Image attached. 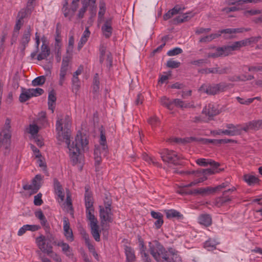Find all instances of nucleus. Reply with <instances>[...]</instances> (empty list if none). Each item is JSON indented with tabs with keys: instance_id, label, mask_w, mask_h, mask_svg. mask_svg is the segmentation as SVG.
<instances>
[{
	"instance_id": "obj_2",
	"label": "nucleus",
	"mask_w": 262,
	"mask_h": 262,
	"mask_svg": "<svg viewBox=\"0 0 262 262\" xmlns=\"http://www.w3.org/2000/svg\"><path fill=\"white\" fill-rule=\"evenodd\" d=\"M149 247L150 254L157 262H182L177 251L172 248L166 250L157 241L149 242Z\"/></svg>"
},
{
	"instance_id": "obj_38",
	"label": "nucleus",
	"mask_w": 262,
	"mask_h": 262,
	"mask_svg": "<svg viewBox=\"0 0 262 262\" xmlns=\"http://www.w3.org/2000/svg\"><path fill=\"white\" fill-rule=\"evenodd\" d=\"M32 11L29 10L28 8H24L21 9L18 13L17 18H19L23 20V19L26 17L30 16Z\"/></svg>"
},
{
	"instance_id": "obj_52",
	"label": "nucleus",
	"mask_w": 262,
	"mask_h": 262,
	"mask_svg": "<svg viewBox=\"0 0 262 262\" xmlns=\"http://www.w3.org/2000/svg\"><path fill=\"white\" fill-rule=\"evenodd\" d=\"M29 92L32 93L33 97H36L41 95L44 92L41 88L29 89Z\"/></svg>"
},
{
	"instance_id": "obj_24",
	"label": "nucleus",
	"mask_w": 262,
	"mask_h": 262,
	"mask_svg": "<svg viewBox=\"0 0 262 262\" xmlns=\"http://www.w3.org/2000/svg\"><path fill=\"white\" fill-rule=\"evenodd\" d=\"M194 16L192 12L184 13L182 15H180L173 19L174 24H179L187 21Z\"/></svg>"
},
{
	"instance_id": "obj_27",
	"label": "nucleus",
	"mask_w": 262,
	"mask_h": 262,
	"mask_svg": "<svg viewBox=\"0 0 262 262\" xmlns=\"http://www.w3.org/2000/svg\"><path fill=\"white\" fill-rule=\"evenodd\" d=\"M42 177L40 174H37L33 179L32 184L31 185L33 187V193H36L39 189L41 186L40 181Z\"/></svg>"
},
{
	"instance_id": "obj_1",
	"label": "nucleus",
	"mask_w": 262,
	"mask_h": 262,
	"mask_svg": "<svg viewBox=\"0 0 262 262\" xmlns=\"http://www.w3.org/2000/svg\"><path fill=\"white\" fill-rule=\"evenodd\" d=\"M71 120L69 116L64 119L58 118L56 124V129L57 132V138L58 141L66 142L69 150V155L73 165L82 163L83 156L81 149L88 150V140L85 136L78 133L75 137V140L70 143L71 137Z\"/></svg>"
},
{
	"instance_id": "obj_55",
	"label": "nucleus",
	"mask_w": 262,
	"mask_h": 262,
	"mask_svg": "<svg viewBox=\"0 0 262 262\" xmlns=\"http://www.w3.org/2000/svg\"><path fill=\"white\" fill-rule=\"evenodd\" d=\"M38 123H41L43 126H46L47 124V120L46 117V113L42 112L39 115L38 119Z\"/></svg>"
},
{
	"instance_id": "obj_3",
	"label": "nucleus",
	"mask_w": 262,
	"mask_h": 262,
	"mask_svg": "<svg viewBox=\"0 0 262 262\" xmlns=\"http://www.w3.org/2000/svg\"><path fill=\"white\" fill-rule=\"evenodd\" d=\"M112 204L111 199L108 196H106L104 200V206H99V216L101 225L102 226L107 223L113 222V213L111 208Z\"/></svg>"
},
{
	"instance_id": "obj_41",
	"label": "nucleus",
	"mask_w": 262,
	"mask_h": 262,
	"mask_svg": "<svg viewBox=\"0 0 262 262\" xmlns=\"http://www.w3.org/2000/svg\"><path fill=\"white\" fill-rule=\"evenodd\" d=\"M199 194L202 196H206L209 194L214 193L213 187H207L205 188H200Z\"/></svg>"
},
{
	"instance_id": "obj_36",
	"label": "nucleus",
	"mask_w": 262,
	"mask_h": 262,
	"mask_svg": "<svg viewBox=\"0 0 262 262\" xmlns=\"http://www.w3.org/2000/svg\"><path fill=\"white\" fill-rule=\"evenodd\" d=\"M226 55L228 56L231 53L232 51L239 50V48L237 41L233 42L232 45L224 46Z\"/></svg>"
},
{
	"instance_id": "obj_13",
	"label": "nucleus",
	"mask_w": 262,
	"mask_h": 262,
	"mask_svg": "<svg viewBox=\"0 0 262 262\" xmlns=\"http://www.w3.org/2000/svg\"><path fill=\"white\" fill-rule=\"evenodd\" d=\"M206 74L213 73L219 74H227L230 73L231 68L230 67L220 68L216 66L214 68H207L202 70Z\"/></svg>"
},
{
	"instance_id": "obj_25",
	"label": "nucleus",
	"mask_w": 262,
	"mask_h": 262,
	"mask_svg": "<svg viewBox=\"0 0 262 262\" xmlns=\"http://www.w3.org/2000/svg\"><path fill=\"white\" fill-rule=\"evenodd\" d=\"M164 212L165 213L166 217L168 219L174 217L181 219L183 217V215L181 214L180 212L174 209L165 210Z\"/></svg>"
},
{
	"instance_id": "obj_14",
	"label": "nucleus",
	"mask_w": 262,
	"mask_h": 262,
	"mask_svg": "<svg viewBox=\"0 0 262 262\" xmlns=\"http://www.w3.org/2000/svg\"><path fill=\"white\" fill-rule=\"evenodd\" d=\"M79 7V3L75 2V1H72L70 8L69 9L68 7H66L65 10H64V16L66 17H68L70 20H71L72 18L74 15L75 12L77 11L78 8Z\"/></svg>"
},
{
	"instance_id": "obj_33",
	"label": "nucleus",
	"mask_w": 262,
	"mask_h": 262,
	"mask_svg": "<svg viewBox=\"0 0 262 262\" xmlns=\"http://www.w3.org/2000/svg\"><path fill=\"white\" fill-rule=\"evenodd\" d=\"M161 104L170 110L173 109L172 100L170 99L166 96H163L160 99Z\"/></svg>"
},
{
	"instance_id": "obj_64",
	"label": "nucleus",
	"mask_w": 262,
	"mask_h": 262,
	"mask_svg": "<svg viewBox=\"0 0 262 262\" xmlns=\"http://www.w3.org/2000/svg\"><path fill=\"white\" fill-rule=\"evenodd\" d=\"M207 63V61L206 59H201L191 61L190 63L194 66H196L198 67L202 66L203 64H204Z\"/></svg>"
},
{
	"instance_id": "obj_15",
	"label": "nucleus",
	"mask_w": 262,
	"mask_h": 262,
	"mask_svg": "<svg viewBox=\"0 0 262 262\" xmlns=\"http://www.w3.org/2000/svg\"><path fill=\"white\" fill-rule=\"evenodd\" d=\"M31 36V28L29 27L24 32L23 35L21 37L20 44H21V51L24 52L26 47L28 45L30 40Z\"/></svg>"
},
{
	"instance_id": "obj_48",
	"label": "nucleus",
	"mask_w": 262,
	"mask_h": 262,
	"mask_svg": "<svg viewBox=\"0 0 262 262\" xmlns=\"http://www.w3.org/2000/svg\"><path fill=\"white\" fill-rule=\"evenodd\" d=\"M262 13V10H250L244 12V15L248 17L249 16L255 15Z\"/></svg>"
},
{
	"instance_id": "obj_63",
	"label": "nucleus",
	"mask_w": 262,
	"mask_h": 262,
	"mask_svg": "<svg viewBox=\"0 0 262 262\" xmlns=\"http://www.w3.org/2000/svg\"><path fill=\"white\" fill-rule=\"evenodd\" d=\"M260 36H257L255 37H251L250 38H247L248 45H250L252 43H257L260 39H261Z\"/></svg>"
},
{
	"instance_id": "obj_54",
	"label": "nucleus",
	"mask_w": 262,
	"mask_h": 262,
	"mask_svg": "<svg viewBox=\"0 0 262 262\" xmlns=\"http://www.w3.org/2000/svg\"><path fill=\"white\" fill-rule=\"evenodd\" d=\"M89 7H90V11L91 13V18L95 16L96 14V9H97L96 3H93L92 1H90V5H89Z\"/></svg>"
},
{
	"instance_id": "obj_17",
	"label": "nucleus",
	"mask_w": 262,
	"mask_h": 262,
	"mask_svg": "<svg viewBox=\"0 0 262 262\" xmlns=\"http://www.w3.org/2000/svg\"><path fill=\"white\" fill-rule=\"evenodd\" d=\"M112 19L111 18L107 19L101 28L103 35L106 38H109L112 34L113 28L112 27Z\"/></svg>"
},
{
	"instance_id": "obj_58",
	"label": "nucleus",
	"mask_w": 262,
	"mask_h": 262,
	"mask_svg": "<svg viewBox=\"0 0 262 262\" xmlns=\"http://www.w3.org/2000/svg\"><path fill=\"white\" fill-rule=\"evenodd\" d=\"M42 194L41 193H38L34 196V204L36 206H40L42 203L43 201L41 199Z\"/></svg>"
},
{
	"instance_id": "obj_57",
	"label": "nucleus",
	"mask_w": 262,
	"mask_h": 262,
	"mask_svg": "<svg viewBox=\"0 0 262 262\" xmlns=\"http://www.w3.org/2000/svg\"><path fill=\"white\" fill-rule=\"evenodd\" d=\"M183 51L181 48L177 47L173 49L172 50H169L167 52V55L170 56H174L181 53Z\"/></svg>"
},
{
	"instance_id": "obj_12",
	"label": "nucleus",
	"mask_w": 262,
	"mask_h": 262,
	"mask_svg": "<svg viewBox=\"0 0 262 262\" xmlns=\"http://www.w3.org/2000/svg\"><path fill=\"white\" fill-rule=\"evenodd\" d=\"M54 189L55 194L58 196V202H62L64 199V192L62 185L56 178L54 179Z\"/></svg>"
},
{
	"instance_id": "obj_4",
	"label": "nucleus",
	"mask_w": 262,
	"mask_h": 262,
	"mask_svg": "<svg viewBox=\"0 0 262 262\" xmlns=\"http://www.w3.org/2000/svg\"><path fill=\"white\" fill-rule=\"evenodd\" d=\"M90 186L86 185L85 186L84 201L86 208V216H94V200L92 193L89 191Z\"/></svg>"
},
{
	"instance_id": "obj_19",
	"label": "nucleus",
	"mask_w": 262,
	"mask_h": 262,
	"mask_svg": "<svg viewBox=\"0 0 262 262\" xmlns=\"http://www.w3.org/2000/svg\"><path fill=\"white\" fill-rule=\"evenodd\" d=\"M196 163L201 166H207L210 165L213 168H216L220 165V163L216 162L212 160L206 159L204 158L199 159L196 160Z\"/></svg>"
},
{
	"instance_id": "obj_29",
	"label": "nucleus",
	"mask_w": 262,
	"mask_h": 262,
	"mask_svg": "<svg viewBox=\"0 0 262 262\" xmlns=\"http://www.w3.org/2000/svg\"><path fill=\"white\" fill-rule=\"evenodd\" d=\"M100 146L102 148V149L103 150V152H104V154H106L107 153V146L106 144V137L104 133L103 132L102 129V126L100 128Z\"/></svg>"
},
{
	"instance_id": "obj_32",
	"label": "nucleus",
	"mask_w": 262,
	"mask_h": 262,
	"mask_svg": "<svg viewBox=\"0 0 262 262\" xmlns=\"http://www.w3.org/2000/svg\"><path fill=\"white\" fill-rule=\"evenodd\" d=\"M22 92L20 94L19 100L21 102H25L33 97L32 93L29 92V89L26 90L22 88Z\"/></svg>"
},
{
	"instance_id": "obj_23",
	"label": "nucleus",
	"mask_w": 262,
	"mask_h": 262,
	"mask_svg": "<svg viewBox=\"0 0 262 262\" xmlns=\"http://www.w3.org/2000/svg\"><path fill=\"white\" fill-rule=\"evenodd\" d=\"M35 215L40 220L41 225L45 228V230L47 231L49 228V226L47 223V220H46L42 211L41 210L36 211L35 212Z\"/></svg>"
},
{
	"instance_id": "obj_49",
	"label": "nucleus",
	"mask_w": 262,
	"mask_h": 262,
	"mask_svg": "<svg viewBox=\"0 0 262 262\" xmlns=\"http://www.w3.org/2000/svg\"><path fill=\"white\" fill-rule=\"evenodd\" d=\"M51 258H52L56 262H61L62 259L59 254L54 252L53 250L47 254Z\"/></svg>"
},
{
	"instance_id": "obj_47",
	"label": "nucleus",
	"mask_w": 262,
	"mask_h": 262,
	"mask_svg": "<svg viewBox=\"0 0 262 262\" xmlns=\"http://www.w3.org/2000/svg\"><path fill=\"white\" fill-rule=\"evenodd\" d=\"M79 80L78 76H73L72 78V88L73 90H75L76 92H77L79 90L80 88V85L79 84Z\"/></svg>"
},
{
	"instance_id": "obj_53",
	"label": "nucleus",
	"mask_w": 262,
	"mask_h": 262,
	"mask_svg": "<svg viewBox=\"0 0 262 262\" xmlns=\"http://www.w3.org/2000/svg\"><path fill=\"white\" fill-rule=\"evenodd\" d=\"M185 9L184 7H182L180 5H176L172 9L170 10L171 12L172 13V15H176L177 14L180 13L181 11Z\"/></svg>"
},
{
	"instance_id": "obj_42",
	"label": "nucleus",
	"mask_w": 262,
	"mask_h": 262,
	"mask_svg": "<svg viewBox=\"0 0 262 262\" xmlns=\"http://www.w3.org/2000/svg\"><path fill=\"white\" fill-rule=\"evenodd\" d=\"M46 81V78L43 76L37 77L32 81V85L34 86L37 85H42Z\"/></svg>"
},
{
	"instance_id": "obj_8",
	"label": "nucleus",
	"mask_w": 262,
	"mask_h": 262,
	"mask_svg": "<svg viewBox=\"0 0 262 262\" xmlns=\"http://www.w3.org/2000/svg\"><path fill=\"white\" fill-rule=\"evenodd\" d=\"M36 243L38 248L44 253L48 254L53 250V247L51 243L46 242L45 236L41 235L36 238Z\"/></svg>"
},
{
	"instance_id": "obj_5",
	"label": "nucleus",
	"mask_w": 262,
	"mask_h": 262,
	"mask_svg": "<svg viewBox=\"0 0 262 262\" xmlns=\"http://www.w3.org/2000/svg\"><path fill=\"white\" fill-rule=\"evenodd\" d=\"M160 155L163 162L173 165L179 164V161L181 157L176 151L165 149L160 152Z\"/></svg>"
},
{
	"instance_id": "obj_51",
	"label": "nucleus",
	"mask_w": 262,
	"mask_h": 262,
	"mask_svg": "<svg viewBox=\"0 0 262 262\" xmlns=\"http://www.w3.org/2000/svg\"><path fill=\"white\" fill-rule=\"evenodd\" d=\"M186 185H181L179 187L176 192L182 195H189V190L187 189Z\"/></svg>"
},
{
	"instance_id": "obj_6",
	"label": "nucleus",
	"mask_w": 262,
	"mask_h": 262,
	"mask_svg": "<svg viewBox=\"0 0 262 262\" xmlns=\"http://www.w3.org/2000/svg\"><path fill=\"white\" fill-rule=\"evenodd\" d=\"M86 219L89 221V226L91 228V233L97 242H99L100 240L99 227L98 225V220L94 216L87 217Z\"/></svg>"
},
{
	"instance_id": "obj_60",
	"label": "nucleus",
	"mask_w": 262,
	"mask_h": 262,
	"mask_svg": "<svg viewBox=\"0 0 262 262\" xmlns=\"http://www.w3.org/2000/svg\"><path fill=\"white\" fill-rule=\"evenodd\" d=\"M204 247L205 248H208V250H210L211 249H213V248H215V242L211 241V240H208L206 241L204 243Z\"/></svg>"
},
{
	"instance_id": "obj_50",
	"label": "nucleus",
	"mask_w": 262,
	"mask_h": 262,
	"mask_svg": "<svg viewBox=\"0 0 262 262\" xmlns=\"http://www.w3.org/2000/svg\"><path fill=\"white\" fill-rule=\"evenodd\" d=\"M98 74H96L93 79V91L97 93L99 90V81L97 77Z\"/></svg>"
},
{
	"instance_id": "obj_26",
	"label": "nucleus",
	"mask_w": 262,
	"mask_h": 262,
	"mask_svg": "<svg viewBox=\"0 0 262 262\" xmlns=\"http://www.w3.org/2000/svg\"><path fill=\"white\" fill-rule=\"evenodd\" d=\"M56 100V93L54 90H52L49 93L48 96V107L49 110L52 111V112H54L53 105L55 103Z\"/></svg>"
},
{
	"instance_id": "obj_59",
	"label": "nucleus",
	"mask_w": 262,
	"mask_h": 262,
	"mask_svg": "<svg viewBox=\"0 0 262 262\" xmlns=\"http://www.w3.org/2000/svg\"><path fill=\"white\" fill-rule=\"evenodd\" d=\"M226 127L230 130L234 131V136L240 134V130L237 129V126H235L233 124H227L226 125Z\"/></svg>"
},
{
	"instance_id": "obj_30",
	"label": "nucleus",
	"mask_w": 262,
	"mask_h": 262,
	"mask_svg": "<svg viewBox=\"0 0 262 262\" xmlns=\"http://www.w3.org/2000/svg\"><path fill=\"white\" fill-rule=\"evenodd\" d=\"M199 222L201 224L208 227L211 224L212 219L209 214H202L199 216Z\"/></svg>"
},
{
	"instance_id": "obj_7",
	"label": "nucleus",
	"mask_w": 262,
	"mask_h": 262,
	"mask_svg": "<svg viewBox=\"0 0 262 262\" xmlns=\"http://www.w3.org/2000/svg\"><path fill=\"white\" fill-rule=\"evenodd\" d=\"M100 57L99 61L102 64L104 60L107 62V67L110 69L112 66L113 57L111 53L106 50V47L104 45H101L99 48Z\"/></svg>"
},
{
	"instance_id": "obj_37",
	"label": "nucleus",
	"mask_w": 262,
	"mask_h": 262,
	"mask_svg": "<svg viewBox=\"0 0 262 262\" xmlns=\"http://www.w3.org/2000/svg\"><path fill=\"white\" fill-rule=\"evenodd\" d=\"M217 90L219 94L221 92H224L229 89L230 87L232 88L233 86V84L227 83L225 82H221L219 83H217Z\"/></svg>"
},
{
	"instance_id": "obj_18",
	"label": "nucleus",
	"mask_w": 262,
	"mask_h": 262,
	"mask_svg": "<svg viewBox=\"0 0 262 262\" xmlns=\"http://www.w3.org/2000/svg\"><path fill=\"white\" fill-rule=\"evenodd\" d=\"M202 113L209 117H211L218 115L220 112L214 105L209 104L208 106H206L203 108Z\"/></svg>"
},
{
	"instance_id": "obj_61",
	"label": "nucleus",
	"mask_w": 262,
	"mask_h": 262,
	"mask_svg": "<svg viewBox=\"0 0 262 262\" xmlns=\"http://www.w3.org/2000/svg\"><path fill=\"white\" fill-rule=\"evenodd\" d=\"M166 65L169 68H177L180 66V62L172 60H169L167 62Z\"/></svg>"
},
{
	"instance_id": "obj_20",
	"label": "nucleus",
	"mask_w": 262,
	"mask_h": 262,
	"mask_svg": "<svg viewBox=\"0 0 262 262\" xmlns=\"http://www.w3.org/2000/svg\"><path fill=\"white\" fill-rule=\"evenodd\" d=\"M90 1H92L93 3H95L96 0H82L81 3L82 6L80 9L77 14V16L78 19H81L84 17V13L87 10V8L90 5Z\"/></svg>"
},
{
	"instance_id": "obj_21",
	"label": "nucleus",
	"mask_w": 262,
	"mask_h": 262,
	"mask_svg": "<svg viewBox=\"0 0 262 262\" xmlns=\"http://www.w3.org/2000/svg\"><path fill=\"white\" fill-rule=\"evenodd\" d=\"M150 214L151 216L157 220L154 223L156 228L159 229L163 224V215L160 212L154 211H151Z\"/></svg>"
},
{
	"instance_id": "obj_40",
	"label": "nucleus",
	"mask_w": 262,
	"mask_h": 262,
	"mask_svg": "<svg viewBox=\"0 0 262 262\" xmlns=\"http://www.w3.org/2000/svg\"><path fill=\"white\" fill-rule=\"evenodd\" d=\"M142 158L144 161L149 164L151 163L155 166H160V164L158 162H157L154 158L149 156L146 153H144L142 155Z\"/></svg>"
},
{
	"instance_id": "obj_16",
	"label": "nucleus",
	"mask_w": 262,
	"mask_h": 262,
	"mask_svg": "<svg viewBox=\"0 0 262 262\" xmlns=\"http://www.w3.org/2000/svg\"><path fill=\"white\" fill-rule=\"evenodd\" d=\"M58 247H61L62 249V252L67 257L71 258L74 256L72 249L70 247L68 244L64 242L63 241H59L56 244Z\"/></svg>"
},
{
	"instance_id": "obj_62",
	"label": "nucleus",
	"mask_w": 262,
	"mask_h": 262,
	"mask_svg": "<svg viewBox=\"0 0 262 262\" xmlns=\"http://www.w3.org/2000/svg\"><path fill=\"white\" fill-rule=\"evenodd\" d=\"M10 123H11L10 119H9V118L6 119L4 128H3V130L2 131V132L6 133V132H8L9 133H11V132L10 130V129L11 128Z\"/></svg>"
},
{
	"instance_id": "obj_34",
	"label": "nucleus",
	"mask_w": 262,
	"mask_h": 262,
	"mask_svg": "<svg viewBox=\"0 0 262 262\" xmlns=\"http://www.w3.org/2000/svg\"><path fill=\"white\" fill-rule=\"evenodd\" d=\"M127 262H133L135 259V255L133 250L130 247L126 246L125 249Z\"/></svg>"
},
{
	"instance_id": "obj_35",
	"label": "nucleus",
	"mask_w": 262,
	"mask_h": 262,
	"mask_svg": "<svg viewBox=\"0 0 262 262\" xmlns=\"http://www.w3.org/2000/svg\"><path fill=\"white\" fill-rule=\"evenodd\" d=\"M244 179L249 185H253L259 182L258 178L254 175L245 174Z\"/></svg>"
},
{
	"instance_id": "obj_11",
	"label": "nucleus",
	"mask_w": 262,
	"mask_h": 262,
	"mask_svg": "<svg viewBox=\"0 0 262 262\" xmlns=\"http://www.w3.org/2000/svg\"><path fill=\"white\" fill-rule=\"evenodd\" d=\"M199 91L209 95H215L219 94L217 84L215 83L204 84L200 87Z\"/></svg>"
},
{
	"instance_id": "obj_44",
	"label": "nucleus",
	"mask_w": 262,
	"mask_h": 262,
	"mask_svg": "<svg viewBox=\"0 0 262 262\" xmlns=\"http://www.w3.org/2000/svg\"><path fill=\"white\" fill-rule=\"evenodd\" d=\"M105 12V4L103 2L100 3L98 19L101 20Z\"/></svg>"
},
{
	"instance_id": "obj_43",
	"label": "nucleus",
	"mask_w": 262,
	"mask_h": 262,
	"mask_svg": "<svg viewBox=\"0 0 262 262\" xmlns=\"http://www.w3.org/2000/svg\"><path fill=\"white\" fill-rule=\"evenodd\" d=\"M252 129L257 130L262 128V120L250 121Z\"/></svg>"
},
{
	"instance_id": "obj_22",
	"label": "nucleus",
	"mask_w": 262,
	"mask_h": 262,
	"mask_svg": "<svg viewBox=\"0 0 262 262\" xmlns=\"http://www.w3.org/2000/svg\"><path fill=\"white\" fill-rule=\"evenodd\" d=\"M50 54V50L48 45L44 43L41 47V52L38 55L37 59L39 61L46 58Z\"/></svg>"
},
{
	"instance_id": "obj_46",
	"label": "nucleus",
	"mask_w": 262,
	"mask_h": 262,
	"mask_svg": "<svg viewBox=\"0 0 262 262\" xmlns=\"http://www.w3.org/2000/svg\"><path fill=\"white\" fill-rule=\"evenodd\" d=\"M219 32L221 34H229L230 35L229 36H225V35L224 36V38H232L234 37V36L232 35H231L232 34H234L233 28H228V29H223V30H220L219 31Z\"/></svg>"
},
{
	"instance_id": "obj_45",
	"label": "nucleus",
	"mask_w": 262,
	"mask_h": 262,
	"mask_svg": "<svg viewBox=\"0 0 262 262\" xmlns=\"http://www.w3.org/2000/svg\"><path fill=\"white\" fill-rule=\"evenodd\" d=\"M148 123L152 126L155 127L160 123L159 119L156 116L151 117L147 120Z\"/></svg>"
},
{
	"instance_id": "obj_31",
	"label": "nucleus",
	"mask_w": 262,
	"mask_h": 262,
	"mask_svg": "<svg viewBox=\"0 0 262 262\" xmlns=\"http://www.w3.org/2000/svg\"><path fill=\"white\" fill-rule=\"evenodd\" d=\"M63 208L66 209V211L70 212V213L73 216L74 210L72 206V199L69 194H67L66 201L63 204Z\"/></svg>"
},
{
	"instance_id": "obj_9",
	"label": "nucleus",
	"mask_w": 262,
	"mask_h": 262,
	"mask_svg": "<svg viewBox=\"0 0 262 262\" xmlns=\"http://www.w3.org/2000/svg\"><path fill=\"white\" fill-rule=\"evenodd\" d=\"M233 199V197L230 196L229 194L225 190L223 192L222 195L215 199L214 204L217 207H221L227 203H229Z\"/></svg>"
},
{
	"instance_id": "obj_39",
	"label": "nucleus",
	"mask_w": 262,
	"mask_h": 262,
	"mask_svg": "<svg viewBox=\"0 0 262 262\" xmlns=\"http://www.w3.org/2000/svg\"><path fill=\"white\" fill-rule=\"evenodd\" d=\"M173 105L181 108L189 107V104L185 103L183 101L179 99H175L172 100V106Z\"/></svg>"
},
{
	"instance_id": "obj_10",
	"label": "nucleus",
	"mask_w": 262,
	"mask_h": 262,
	"mask_svg": "<svg viewBox=\"0 0 262 262\" xmlns=\"http://www.w3.org/2000/svg\"><path fill=\"white\" fill-rule=\"evenodd\" d=\"M63 234L67 241L69 242H73L74 240V237L72 229L70 228V223L67 217L63 218Z\"/></svg>"
},
{
	"instance_id": "obj_28",
	"label": "nucleus",
	"mask_w": 262,
	"mask_h": 262,
	"mask_svg": "<svg viewBox=\"0 0 262 262\" xmlns=\"http://www.w3.org/2000/svg\"><path fill=\"white\" fill-rule=\"evenodd\" d=\"M226 56L224 47H219L215 49L214 53H209L207 55L208 58H217L220 56Z\"/></svg>"
},
{
	"instance_id": "obj_56",
	"label": "nucleus",
	"mask_w": 262,
	"mask_h": 262,
	"mask_svg": "<svg viewBox=\"0 0 262 262\" xmlns=\"http://www.w3.org/2000/svg\"><path fill=\"white\" fill-rule=\"evenodd\" d=\"M199 174H200V176H202V174H204L206 176L212 174L214 173V170H212L211 168H207V169H199Z\"/></svg>"
}]
</instances>
